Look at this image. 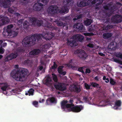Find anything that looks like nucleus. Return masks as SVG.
Here are the masks:
<instances>
[{
    "mask_svg": "<svg viewBox=\"0 0 122 122\" xmlns=\"http://www.w3.org/2000/svg\"><path fill=\"white\" fill-rule=\"evenodd\" d=\"M15 67L18 69L17 70H12L11 73V76L17 81H23L28 72V70L25 68H19V66L17 65H15Z\"/></svg>",
    "mask_w": 122,
    "mask_h": 122,
    "instance_id": "obj_1",
    "label": "nucleus"
},
{
    "mask_svg": "<svg viewBox=\"0 0 122 122\" xmlns=\"http://www.w3.org/2000/svg\"><path fill=\"white\" fill-rule=\"evenodd\" d=\"M42 39H23L22 43L28 46H32L36 43V41L38 42L42 40Z\"/></svg>",
    "mask_w": 122,
    "mask_h": 122,
    "instance_id": "obj_2",
    "label": "nucleus"
},
{
    "mask_svg": "<svg viewBox=\"0 0 122 122\" xmlns=\"http://www.w3.org/2000/svg\"><path fill=\"white\" fill-rule=\"evenodd\" d=\"M38 3L34 5L33 9L35 11H39L41 9V7L43 5L46 4L48 1V0H37Z\"/></svg>",
    "mask_w": 122,
    "mask_h": 122,
    "instance_id": "obj_3",
    "label": "nucleus"
},
{
    "mask_svg": "<svg viewBox=\"0 0 122 122\" xmlns=\"http://www.w3.org/2000/svg\"><path fill=\"white\" fill-rule=\"evenodd\" d=\"M74 53L75 54H80L79 57L83 60H85L88 56L85 51L81 49L76 50L74 51Z\"/></svg>",
    "mask_w": 122,
    "mask_h": 122,
    "instance_id": "obj_4",
    "label": "nucleus"
},
{
    "mask_svg": "<svg viewBox=\"0 0 122 122\" xmlns=\"http://www.w3.org/2000/svg\"><path fill=\"white\" fill-rule=\"evenodd\" d=\"M30 21L32 23V24L34 25H37L40 26L42 24L43 25L44 22L41 20H39L35 18H30Z\"/></svg>",
    "mask_w": 122,
    "mask_h": 122,
    "instance_id": "obj_5",
    "label": "nucleus"
},
{
    "mask_svg": "<svg viewBox=\"0 0 122 122\" xmlns=\"http://www.w3.org/2000/svg\"><path fill=\"white\" fill-rule=\"evenodd\" d=\"M58 10V7L57 6L52 5L48 8V14L50 15H52L56 13Z\"/></svg>",
    "mask_w": 122,
    "mask_h": 122,
    "instance_id": "obj_6",
    "label": "nucleus"
},
{
    "mask_svg": "<svg viewBox=\"0 0 122 122\" xmlns=\"http://www.w3.org/2000/svg\"><path fill=\"white\" fill-rule=\"evenodd\" d=\"M18 55V53L17 52L12 53L5 57L4 60V61L5 62H6L10 60L15 59L17 57Z\"/></svg>",
    "mask_w": 122,
    "mask_h": 122,
    "instance_id": "obj_7",
    "label": "nucleus"
},
{
    "mask_svg": "<svg viewBox=\"0 0 122 122\" xmlns=\"http://www.w3.org/2000/svg\"><path fill=\"white\" fill-rule=\"evenodd\" d=\"M9 21L10 20L7 17L0 16V26L8 23Z\"/></svg>",
    "mask_w": 122,
    "mask_h": 122,
    "instance_id": "obj_8",
    "label": "nucleus"
},
{
    "mask_svg": "<svg viewBox=\"0 0 122 122\" xmlns=\"http://www.w3.org/2000/svg\"><path fill=\"white\" fill-rule=\"evenodd\" d=\"M55 88L57 90L61 91H65L66 89V87L61 83H58L54 85Z\"/></svg>",
    "mask_w": 122,
    "mask_h": 122,
    "instance_id": "obj_9",
    "label": "nucleus"
},
{
    "mask_svg": "<svg viewBox=\"0 0 122 122\" xmlns=\"http://www.w3.org/2000/svg\"><path fill=\"white\" fill-rule=\"evenodd\" d=\"M83 107L82 105H76L73 106L71 108V111L74 112H78L83 109Z\"/></svg>",
    "mask_w": 122,
    "mask_h": 122,
    "instance_id": "obj_10",
    "label": "nucleus"
},
{
    "mask_svg": "<svg viewBox=\"0 0 122 122\" xmlns=\"http://www.w3.org/2000/svg\"><path fill=\"white\" fill-rule=\"evenodd\" d=\"M112 20L115 23L121 22L122 21V16L119 15H116L112 18Z\"/></svg>",
    "mask_w": 122,
    "mask_h": 122,
    "instance_id": "obj_11",
    "label": "nucleus"
},
{
    "mask_svg": "<svg viewBox=\"0 0 122 122\" xmlns=\"http://www.w3.org/2000/svg\"><path fill=\"white\" fill-rule=\"evenodd\" d=\"M57 102V100L54 97H50L47 99L46 103L47 105H49L51 103L56 104Z\"/></svg>",
    "mask_w": 122,
    "mask_h": 122,
    "instance_id": "obj_12",
    "label": "nucleus"
},
{
    "mask_svg": "<svg viewBox=\"0 0 122 122\" xmlns=\"http://www.w3.org/2000/svg\"><path fill=\"white\" fill-rule=\"evenodd\" d=\"M13 25L12 24L8 25L7 26L6 31H4L3 32V34L5 36H7L9 33H10L11 31V29L13 27Z\"/></svg>",
    "mask_w": 122,
    "mask_h": 122,
    "instance_id": "obj_13",
    "label": "nucleus"
},
{
    "mask_svg": "<svg viewBox=\"0 0 122 122\" xmlns=\"http://www.w3.org/2000/svg\"><path fill=\"white\" fill-rule=\"evenodd\" d=\"M44 36L41 34H38L36 33L32 34L31 35L26 36L27 38H43Z\"/></svg>",
    "mask_w": 122,
    "mask_h": 122,
    "instance_id": "obj_14",
    "label": "nucleus"
},
{
    "mask_svg": "<svg viewBox=\"0 0 122 122\" xmlns=\"http://www.w3.org/2000/svg\"><path fill=\"white\" fill-rule=\"evenodd\" d=\"M103 1V0H88L87 1L88 5H92L97 3V5H99L101 4Z\"/></svg>",
    "mask_w": 122,
    "mask_h": 122,
    "instance_id": "obj_15",
    "label": "nucleus"
},
{
    "mask_svg": "<svg viewBox=\"0 0 122 122\" xmlns=\"http://www.w3.org/2000/svg\"><path fill=\"white\" fill-rule=\"evenodd\" d=\"M74 27L77 30H83L84 28L82 24L80 23H76L74 25Z\"/></svg>",
    "mask_w": 122,
    "mask_h": 122,
    "instance_id": "obj_16",
    "label": "nucleus"
},
{
    "mask_svg": "<svg viewBox=\"0 0 122 122\" xmlns=\"http://www.w3.org/2000/svg\"><path fill=\"white\" fill-rule=\"evenodd\" d=\"M68 101L67 100L62 101L61 103V107L62 109H64L66 108H69L70 104H67Z\"/></svg>",
    "mask_w": 122,
    "mask_h": 122,
    "instance_id": "obj_17",
    "label": "nucleus"
},
{
    "mask_svg": "<svg viewBox=\"0 0 122 122\" xmlns=\"http://www.w3.org/2000/svg\"><path fill=\"white\" fill-rule=\"evenodd\" d=\"M52 81L51 78L48 76L45 80V84L48 86H51L52 84Z\"/></svg>",
    "mask_w": 122,
    "mask_h": 122,
    "instance_id": "obj_18",
    "label": "nucleus"
},
{
    "mask_svg": "<svg viewBox=\"0 0 122 122\" xmlns=\"http://www.w3.org/2000/svg\"><path fill=\"white\" fill-rule=\"evenodd\" d=\"M67 43L69 46L72 47L78 45L76 41L74 40L69 41L68 39H67Z\"/></svg>",
    "mask_w": 122,
    "mask_h": 122,
    "instance_id": "obj_19",
    "label": "nucleus"
},
{
    "mask_svg": "<svg viewBox=\"0 0 122 122\" xmlns=\"http://www.w3.org/2000/svg\"><path fill=\"white\" fill-rule=\"evenodd\" d=\"M88 5L87 2L84 0H82L80 2H78L77 5L79 7H83Z\"/></svg>",
    "mask_w": 122,
    "mask_h": 122,
    "instance_id": "obj_20",
    "label": "nucleus"
},
{
    "mask_svg": "<svg viewBox=\"0 0 122 122\" xmlns=\"http://www.w3.org/2000/svg\"><path fill=\"white\" fill-rule=\"evenodd\" d=\"M40 52L39 49H35L32 50L29 52V54L31 55H38Z\"/></svg>",
    "mask_w": 122,
    "mask_h": 122,
    "instance_id": "obj_21",
    "label": "nucleus"
},
{
    "mask_svg": "<svg viewBox=\"0 0 122 122\" xmlns=\"http://www.w3.org/2000/svg\"><path fill=\"white\" fill-rule=\"evenodd\" d=\"M18 34V33L17 32L12 31L10 33H9L6 36H11L12 37H15Z\"/></svg>",
    "mask_w": 122,
    "mask_h": 122,
    "instance_id": "obj_22",
    "label": "nucleus"
},
{
    "mask_svg": "<svg viewBox=\"0 0 122 122\" xmlns=\"http://www.w3.org/2000/svg\"><path fill=\"white\" fill-rule=\"evenodd\" d=\"M43 26H45L46 27L48 28H51L52 27L51 24V23L45 21H44Z\"/></svg>",
    "mask_w": 122,
    "mask_h": 122,
    "instance_id": "obj_23",
    "label": "nucleus"
},
{
    "mask_svg": "<svg viewBox=\"0 0 122 122\" xmlns=\"http://www.w3.org/2000/svg\"><path fill=\"white\" fill-rule=\"evenodd\" d=\"M115 43L116 44L117 43L116 42H111L110 44L108 46V47H110L109 48L113 50H114L115 49L116 46L114 45V44Z\"/></svg>",
    "mask_w": 122,
    "mask_h": 122,
    "instance_id": "obj_24",
    "label": "nucleus"
},
{
    "mask_svg": "<svg viewBox=\"0 0 122 122\" xmlns=\"http://www.w3.org/2000/svg\"><path fill=\"white\" fill-rule=\"evenodd\" d=\"M24 63L29 66H31L32 64V62L31 60L27 59L25 61Z\"/></svg>",
    "mask_w": 122,
    "mask_h": 122,
    "instance_id": "obj_25",
    "label": "nucleus"
},
{
    "mask_svg": "<svg viewBox=\"0 0 122 122\" xmlns=\"http://www.w3.org/2000/svg\"><path fill=\"white\" fill-rule=\"evenodd\" d=\"M73 88L74 91L77 92H79L81 91V88L80 87H78L76 85H73Z\"/></svg>",
    "mask_w": 122,
    "mask_h": 122,
    "instance_id": "obj_26",
    "label": "nucleus"
},
{
    "mask_svg": "<svg viewBox=\"0 0 122 122\" xmlns=\"http://www.w3.org/2000/svg\"><path fill=\"white\" fill-rule=\"evenodd\" d=\"M121 105V102L120 100H117L115 102L114 106L120 107Z\"/></svg>",
    "mask_w": 122,
    "mask_h": 122,
    "instance_id": "obj_27",
    "label": "nucleus"
},
{
    "mask_svg": "<svg viewBox=\"0 0 122 122\" xmlns=\"http://www.w3.org/2000/svg\"><path fill=\"white\" fill-rule=\"evenodd\" d=\"M73 3L72 0H66V2H65L64 3L65 5H66V6H68L69 4V5L71 6Z\"/></svg>",
    "mask_w": 122,
    "mask_h": 122,
    "instance_id": "obj_28",
    "label": "nucleus"
},
{
    "mask_svg": "<svg viewBox=\"0 0 122 122\" xmlns=\"http://www.w3.org/2000/svg\"><path fill=\"white\" fill-rule=\"evenodd\" d=\"M112 36V34L111 33H104L103 34V38L106 37L107 38L111 37Z\"/></svg>",
    "mask_w": 122,
    "mask_h": 122,
    "instance_id": "obj_29",
    "label": "nucleus"
},
{
    "mask_svg": "<svg viewBox=\"0 0 122 122\" xmlns=\"http://www.w3.org/2000/svg\"><path fill=\"white\" fill-rule=\"evenodd\" d=\"M68 11V9L67 7H62V9L60 10V13H63L65 12H67Z\"/></svg>",
    "mask_w": 122,
    "mask_h": 122,
    "instance_id": "obj_30",
    "label": "nucleus"
},
{
    "mask_svg": "<svg viewBox=\"0 0 122 122\" xmlns=\"http://www.w3.org/2000/svg\"><path fill=\"white\" fill-rule=\"evenodd\" d=\"M90 84L91 85L94 87L97 88L99 87V85L96 82H92L90 83Z\"/></svg>",
    "mask_w": 122,
    "mask_h": 122,
    "instance_id": "obj_31",
    "label": "nucleus"
},
{
    "mask_svg": "<svg viewBox=\"0 0 122 122\" xmlns=\"http://www.w3.org/2000/svg\"><path fill=\"white\" fill-rule=\"evenodd\" d=\"M92 22V20L91 19H88L84 21L85 24L87 26L90 25Z\"/></svg>",
    "mask_w": 122,
    "mask_h": 122,
    "instance_id": "obj_32",
    "label": "nucleus"
},
{
    "mask_svg": "<svg viewBox=\"0 0 122 122\" xmlns=\"http://www.w3.org/2000/svg\"><path fill=\"white\" fill-rule=\"evenodd\" d=\"M8 11L10 13H13L16 10V9L14 7H12L8 9Z\"/></svg>",
    "mask_w": 122,
    "mask_h": 122,
    "instance_id": "obj_33",
    "label": "nucleus"
},
{
    "mask_svg": "<svg viewBox=\"0 0 122 122\" xmlns=\"http://www.w3.org/2000/svg\"><path fill=\"white\" fill-rule=\"evenodd\" d=\"M83 37L81 35L77 34L75 35L72 36V38H83Z\"/></svg>",
    "mask_w": 122,
    "mask_h": 122,
    "instance_id": "obj_34",
    "label": "nucleus"
},
{
    "mask_svg": "<svg viewBox=\"0 0 122 122\" xmlns=\"http://www.w3.org/2000/svg\"><path fill=\"white\" fill-rule=\"evenodd\" d=\"M29 25L28 22L26 21H25L23 24V26L24 28L25 29H27L29 26Z\"/></svg>",
    "mask_w": 122,
    "mask_h": 122,
    "instance_id": "obj_35",
    "label": "nucleus"
},
{
    "mask_svg": "<svg viewBox=\"0 0 122 122\" xmlns=\"http://www.w3.org/2000/svg\"><path fill=\"white\" fill-rule=\"evenodd\" d=\"M29 0H20V2L23 5H25L28 3Z\"/></svg>",
    "mask_w": 122,
    "mask_h": 122,
    "instance_id": "obj_36",
    "label": "nucleus"
},
{
    "mask_svg": "<svg viewBox=\"0 0 122 122\" xmlns=\"http://www.w3.org/2000/svg\"><path fill=\"white\" fill-rule=\"evenodd\" d=\"M52 76L53 79L54 81L56 82L57 81H58V79L57 76L53 73L52 74Z\"/></svg>",
    "mask_w": 122,
    "mask_h": 122,
    "instance_id": "obj_37",
    "label": "nucleus"
},
{
    "mask_svg": "<svg viewBox=\"0 0 122 122\" xmlns=\"http://www.w3.org/2000/svg\"><path fill=\"white\" fill-rule=\"evenodd\" d=\"M56 23L59 26H62L64 25V24L63 22L60 21H56Z\"/></svg>",
    "mask_w": 122,
    "mask_h": 122,
    "instance_id": "obj_38",
    "label": "nucleus"
},
{
    "mask_svg": "<svg viewBox=\"0 0 122 122\" xmlns=\"http://www.w3.org/2000/svg\"><path fill=\"white\" fill-rule=\"evenodd\" d=\"M115 55L116 57L122 59V54L120 52L116 53Z\"/></svg>",
    "mask_w": 122,
    "mask_h": 122,
    "instance_id": "obj_39",
    "label": "nucleus"
},
{
    "mask_svg": "<svg viewBox=\"0 0 122 122\" xmlns=\"http://www.w3.org/2000/svg\"><path fill=\"white\" fill-rule=\"evenodd\" d=\"M84 86L85 87L86 89L87 90H88L90 89L91 85H89L87 83H85L84 84Z\"/></svg>",
    "mask_w": 122,
    "mask_h": 122,
    "instance_id": "obj_40",
    "label": "nucleus"
},
{
    "mask_svg": "<svg viewBox=\"0 0 122 122\" xmlns=\"http://www.w3.org/2000/svg\"><path fill=\"white\" fill-rule=\"evenodd\" d=\"M34 90L32 89L31 88L28 91V93H29V96L30 95H33L34 93Z\"/></svg>",
    "mask_w": 122,
    "mask_h": 122,
    "instance_id": "obj_41",
    "label": "nucleus"
},
{
    "mask_svg": "<svg viewBox=\"0 0 122 122\" xmlns=\"http://www.w3.org/2000/svg\"><path fill=\"white\" fill-rule=\"evenodd\" d=\"M64 67V66H59L58 68V73H61V72L62 71H63V68Z\"/></svg>",
    "mask_w": 122,
    "mask_h": 122,
    "instance_id": "obj_42",
    "label": "nucleus"
},
{
    "mask_svg": "<svg viewBox=\"0 0 122 122\" xmlns=\"http://www.w3.org/2000/svg\"><path fill=\"white\" fill-rule=\"evenodd\" d=\"M18 44H17L16 45V50L19 52H21L23 51V50L22 48H21V47H18Z\"/></svg>",
    "mask_w": 122,
    "mask_h": 122,
    "instance_id": "obj_43",
    "label": "nucleus"
},
{
    "mask_svg": "<svg viewBox=\"0 0 122 122\" xmlns=\"http://www.w3.org/2000/svg\"><path fill=\"white\" fill-rule=\"evenodd\" d=\"M73 100L72 99H70L69 102H68L71 103L70 104H70V108H71V107H73L74 106V105L73 103Z\"/></svg>",
    "mask_w": 122,
    "mask_h": 122,
    "instance_id": "obj_44",
    "label": "nucleus"
},
{
    "mask_svg": "<svg viewBox=\"0 0 122 122\" xmlns=\"http://www.w3.org/2000/svg\"><path fill=\"white\" fill-rule=\"evenodd\" d=\"M51 46V45L49 44H45L43 46V47H44L45 49H48Z\"/></svg>",
    "mask_w": 122,
    "mask_h": 122,
    "instance_id": "obj_45",
    "label": "nucleus"
},
{
    "mask_svg": "<svg viewBox=\"0 0 122 122\" xmlns=\"http://www.w3.org/2000/svg\"><path fill=\"white\" fill-rule=\"evenodd\" d=\"M82 15H79L76 16L75 18L73 19V20L74 21H75L76 20H77L80 18H81L82 17Z\"/></svg>",
    "mask_w": 122,
    "mask_h": 122,
    "instance_id": "obj_46",
    "label": "nucleus"
},
{
    "mask_svg": "<svg viewBox=\"0 0 122 122\" xmlns=\"http://www.w3.org/2000/svg\"><path fill=\"white\" fill-rule=\"evenodd\" d=\"M110 83L111 85H114L115 84L116 82L113 79L111 78L110 79Z\"/></svg>",
    "mask_w": 122,
    "mask_h": 122,
    "instance_id": "obj_47",
    "label": "nucleus"
},
{
    "mask_svg": "<svg viewBox=\"0 0 122 122\" xmlns=\"http://www.w3.org/2000/svg\"><path fill=\"white\" fill-rule=\"evenodd\" d=\"M111 6L110 4H108L107 5H106L103 6L105 10H109V8Z\"/></svg>",
    "mask_w": 122,
    "mask_h": 122,
    "instance_id": "obj_48",
    "label": "nucleus"
},
{
    "mask_svg": "<svg viewBox=\"0 0 122 122\" xmlns=\"http://www.w3.org/2000/svg\"><path fill=\"white\" fill-rule=\"evenodd\" d=\"M33 104L36 107H37L38 106V102L36 101H34L33 102Z\"/></svg>",
    "mask_w": 122,
    "mask_h": 122,
    "instance_id": "obj_49",
    "label": "nucleus"
},
{
    "mask_svg": "<svg viewBox=\"0 0 122 122\" xmlns=\"http://www.w3.org/2000/svg\"><path fill=\"white\" fill-rule=\"evenodd\" d=\"M5 49L2 47H0V54H3L4 52Z\"/></svg>",
    "mask_w": 122,
    "mask_h": 122,
    "instance_id": "obj_50",
    "label": "nucleus"
},
{
    "mask_svg": "<svg viewBox=\"0 0 122 122\" xmlns=\"http://www.w3.org/2000/svg\"><path fill=\"white\" fill-rule=\"evenodd\" d=\"M57 65L56 63L55 62H54L53 65L52 66V69H55L57 68Z\"/></svg>",
    "mask_w": 122,
    "mask_h": 122,
    "instance_id": "obj_51",
    "label": "nucleus"
},
{
    "mask_svg": "<svg viewBox=\"0 0 122 122\" xmlns=\"http://www.w3.org/2000/svg\"><path fill=\"white\" fill-rule=\"evenodd\" d=\"M87 46L91 48H93L94 47V45L92 44L89 43L87 45Z\"/></svg>",
    "mask_w": 122,
    "mask_h": 122,
    "instance_id": "obj_52",
    "label": "nucleus"
},
{
    "mask_svg": "<svg viewBox=\"0 0 122 122\" xmlns=\"http://www.w3.org/2000/svg\"><path fill=\"white\" fill-rule=\"evenodd\" d=\"M24 20L23 19H21L18 20L17 22L18 24L19 25L21 24Z\"/></svg>",
    "mask_w": 122,
    "mask_h": 122,
    "instance_id": "obj_53",
    "label": "nucleus"
},
{
    "mask_svg": "<svg viewBox=\"0 0 122 122\" xmlns=\"http://www.w3.org/2000/svg\"><path fill=\"white\" fill-rule=\"evenodd\" d=\"M78 71L80 72H81L82 73H84V72L83 70L82 67H79L78 68Z\"/></svg>",
    "mask_w": 122,
    "mask_h": 122,
    "instance_id": "obj_54",
    "label": "nucleus"
},
{
    "mask_svg": "<svg viewBox=\"0 0 122 122\" xmlns=\"http://www.w3.org/2000/svg\"><path fill=\"white\" fill-rule=\"evenodd\" d=\"M7 86H2L1 88V89L3 91H5L7 89Z\"/></svg>",
    "mask_w": 122,
    "mask_h": 122,
    "instance_id": "obj_55",
    "label": "nucleus"
},
{
    "mask_svg": "<svg viewBox=\"0 0 122 122\" xmlns=\"http://www.w3.org/2000/svg\"><path fill=\"white\" fill-rule=\"evenodd\" d=\"M91 70L87 68L86 69L85 73L86 74L87 73H89L91 72Z\"/></svg>",
    "mask_w": 122,
    "mask_h": 122,
    "instance_id": "obj_56",
    "label": "nucleus"
},
{
    "mask_svg": "<svg viewBox=\"0 0 122 122\" xmlns=\"http://www.w3.org/2000/svg\"><path fill=\"white\" fill-rule=\"evenodd\" d=\"M84 34L85 36H90L93 35V34L92 33H84Z\"/></svg>",
    "mask_w": 122,
    "mask_h": 122,
    "instance_id": "obj_57",
    "label": "nucleus"
},
{
    "mask_svg": "<svg viewBox=\"0 0 122 122\" xmlns=\"http://www.w3.org/2000/svg\"><path fill=\"white\" fill-rule=\"evenodd\" d=\"M83 99L86 102H87L88 99V98L87 97H83Z\"/></svg>",
    "mask_w": 122,
    "mask_h": 122,
    "instance_id": "obj_58",
    "label": "nucleus"
},
{
    "mask_svg": "<svg viewBox=\"0 0 122 122\" xmlns=\"http://www.w3.org/2000/svg\"><path fill=\"white\" fill-rule=\"evenodd\" d=\"M11 92L14 93H17V91L16 89H13L11 90Z\"/></svg>",
    "mask_w": 122,
    "mask_h": 122,
    "instance_id": "obj_59",
    "label": "nucleus"
},
{
    "mask_svg": "<svg viewBox=\"0 0 122 122\" xmlns=\"http://www.w3.org/2000/svg\"><path fill=\"white\" fill-rule=\"evenodd\" d=\"M114 61L118 63H119L120 62V60H119L117 59L116 58L114 59Z\"/></svg>",
    "mask_w": 122,
    "mask_h": 122,
    "instance_id": "obj_60",
    "label": "nucleus"
},
{
    "mask_svg": "<svg viewBox=\"0 0 122 122\" xmlns=\"http://www.w3.org/2000/svg\"><path fill=\"white\" fill-rule=\"evenodd\" d=\"M61 72V73H59V74H61L63 76L65 75L66 73V71H62Z\"/></svg>",
    "mask_w": 122,
    "mask_h": 122,
    "instance_id": "obj_61",
    "label": "nucleus"
},
{
    "mask_svg": "<svg viewBox=\"0 0 122 122\" xmlns=\"http://www.w3.org/2000/svg\"><path fill=\"white\" fill-rule=\"evenodd\" d=\"M98 54L102 56H105V55L102 52H99L98 53Z\"/></svg>",
    "mask_w": 122,
    "mask_h": 122,
    "instance_id": "obj_62",
    "label": "nucleus"
},
{
    "mask_svg": "<svg viewBox=\"0 0 122 122\" xmlns=\"http://www.w3.org/2000/svg\"><path fill=\"white\" fill-rule=\"evenodd\" d=\"M78 40L81 42H83L84 41V39H78Z\"/></svg>",
    "mask_w": 122,
    "mask_h": 122,
    "instance_id": "obj_63",
    "label": "nucleus"
},
{
    "mask_svg": "<svg viewBox=\"0 0 122 122\" xmlns=\"http://www.w3.org/2000/svg\"><path fill=\"white\" fill-rule=\"evenodd\" d=\"M107 26L108 30H109V29L112 28L113 27V26L112 25H107Z\"/></svg>",
    "mask_w": 122,
    "mask_h": 122,
    "instance_id": "obj_64",
    "label": "nucleus"
}]
</instances>
